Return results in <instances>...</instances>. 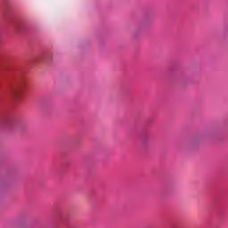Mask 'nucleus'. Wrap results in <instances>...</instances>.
Here are the masks:
<instances>
[{
  "mask_svg": "<svg viewBox=\"0 0 228 228\" xmlns=\"http://www.w3.org/2000/svg\"><path fill=\"white\" fill-rule=\"evenodd\" d=\"M10 95L14 101H19L22 97V88L12 87L10 91Z\"/></svg>",
  "mask_w": 228,
  "mask_h": 228,
  "instance_id": "nucleus-1",
  "label": "nucleus"
}]
</instances>
